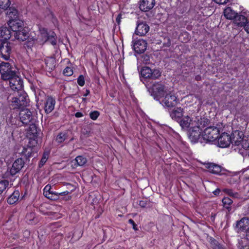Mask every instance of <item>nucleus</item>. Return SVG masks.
I'll list each match as a JSON object with an SVG mask.
<instances>
[{
	"mask_svg": "<svg viewBox=\"0 0 249 249\" xmlns=\"http://www.w3.org/2000/svg\"><path fill=\"white\" fill-rule=\"evenodd\" d=\"M219 132L220 130L217 127L210 126L204 130L202 136L207 142H213L218 138Z\"/></svg>",
	"mask_w": 249,
	"mask_h": 249,
	"instance_id": "nucleus-5",
	"label": "nucleus"
},
{
	"mask_svg": "<svg viewBox=\"0 0 249 249\" xmlns=\"http://www.w3.org/2000/svg\"><path fill=\"white\" fill-rule=\"evenodd\" d=\"M185 35L186 36H188V34L187 32L184 33L183 34H182V36Z\"/></svg>",
	"mask_w": 249,
	"mask_h": 249,
	"instance_id": "nucleus-60",
	"label": "nucleus"
},
{
	"mask_svg": "<svg viewBox=\"0 0 249 249\" xmlns=\"http://www.w3.org/2000/svg\"><path fill=\"white\" fill-rule=\"evenodd\" d=\"M2 164V161L0 160V165H1Z\"/></svg>",
	"mask_w": 249,
	"mask_h": 249,
	"instance_id": "nucleus-61",
	"label": "nucleus"
},
{
	"mask_svg": "<svg viewBox=\"0 0 249 249\" xmlns=\"http://www.w3.org/2000/svg\"><path fill=\"white\" fill-rule=\"evenodd\" d=\"M12 44L9 42L3 41L0 45V52L2 57L7 60L10 57L11 52Z\"/></svg>",
	"mask_w": 249,
	"mask_h": 249,
	"instance_id": "nucleus-13",
	"label": "nucleus"
},
{
	"mask_svg": "<svg viewBox=\"0 0 249 249\" xmlns=\"http://www.w3.org/2000/svg\"><path fill=\"white\" fill-rule=\"evenodd\" d=\"M9 86L13 93H24L22 90L23 87V81L18 75V73L9 80Z\"/></svg>",
	"mask_w": 249,
	"mask_h": 249,
	"instance_id": "nucleus-6",
	"label": "nucleus"
},
{
	"mask_svg": "<svg viewBox=\"0 0 249 249\" xmlns=\"http://www.w3.org/2000/svg\"><path fill=\"white\" fill-rule=\"evenodd\" d=\"M155 4V0H142L139 8L142 11L147 12L152 9Z\"/></svg>",
	"mask_w": 249,
	"mask_h": 249,
	"instance_id": "nucleus-19",
	"label": "nucleus"
},
{
	"mask_svg": "<svg viewBox=\"0 0 249 249\" xmlns=\"http://www.w3.org/2000/svg\"><path fill=\"white\" fill-rule=\"evenodd\" d=\"M34 217H35V213H28L26 215V219L27 220H29V221H31L32 219H33L34 218Z\"/></svg>",
	"mask_w": 249,
	"mask_h": 249,
	"instance_id": "nucleus-49",
	"label": "nucleus"
},
{
	"mask_svg": "<svg viewBox=\"0 0 249 249\" xmlns=\"http://www.w3.org/2000/svg\"><path fill=\"white\" fill-rule=\"evenodd\" d=\"M222 202L224 206L228 208V206L232 203V200L228 197H225L222 199Z\"/></svg>",
	"mask_w": 249,
	"mask_h": 249,
	"instance_id": "nucleus-39",
	"label": "nucleus"
},
{
	"mask_svg": "<svg viewBox=\"0 0 249 249\" xmlns=\"http://www.w3.org/2000/svg\"><path fill=\"white\" fill-rule=\"evenodd\" d=\"M217 139V145L222 148L229 146L231 142V137L227 133H222Z\"/></svg>",
	"mask_w": 249,
	"mask_h": 249,
	"instance_id": "nucleus-14",
	"label": "nucleus"
},
{
	"mask_svg": "<svg viewBox=\"0 0 249 249\" xmlns=\"http://www.w3.org/2000/svg\"><path fill=\"white\" fill-rule=\"evenodd\" d=\"M9 185V182L6 180L0 181V194L5 190Z\"/></svg>",
	"mask_w": 249,
	"mask_h": 249,
	"instance_id": "nucleus-37",
	"label": "nucleus"
},
{
	"mask_svg": "<svg viewBox=\"0 0 249 249\" xmlns=\"http://www.w3.org/2000/svg\"><path fill=\"white\" fill-rule=\"evenodd\" d=\"M10 5L9 0H0V8L2 9H7Z\"/></svg>",
	"mask_w": 249,
	"mask_h": 249,
	"instance_id": "nucleus-38",
	"label": "nucleus"
},
{
	"mask_svg": "<svg viewBox=\"0 0 249 249\" xmlns=\"http://www.w3.org/2000/svg\"><path fill=\"white\" fill-rule=\"evenodd\" d=\"M100 113L98 111H93L89 113L90 118L93 120H96L99 117Z\"/></svg>",
	"mask_w": 249,
	"mask_h": 249,
	"instance_id": "nucleus-40",
	"label": "nucleus"
},
{
	"mask_svg": "<svg viewBox=\"0 0 249 249\" xmlns=\"http://www.w3.org/2000/svg\"><path fill=\"white\" fill-rule=\"evenodd\" d=\"M224 15L227 19H233L237 15V13L232 10L230 7H227L224 11Z\"/></svg>",
	"mask_w": 249,
	"mask_h": 249,
	"instance_id": "nucleus-28",
	"label": "nucleus"
},
{
	"mask_svg": "<svg viewBox=\"0 0 249 249\" xmlns=\"http://www.w3.org/2000/svg\"><path fill=\"white\" fill-rule=\"evenodd\" d=\"M19 196V192L16 191L8 197L7 202L10 204H13L18 200Z\"/></svg>",
	"mask_w": 249,
	"mask_h": 249,
	"instance_id": "nucleus-32",
	"label": "nucleus"
},
{
	"mask_svg": "<svg viewBox=\"0 0 249 249\" xmlns=\"http://www.w3.org/2000/svg\"><path fill=\"white\" fill-rule=\"evenodd\" d=\"M149 30V27L145 22L139 23L137 26L136 33L137 35L142 36L145 35Z\"/></svg>",
	"mask_w": 249,
	"mask_h": 249,
	"instance_id": "nucleus-21",
	"label": "nucleus"
},
{
	"mask_svg": "<svg viewBox=\"0 0 249 249\" xmlns=\"http://www.w3.org/2000/svg\"><path fill=\"white\" fill-rule=\"evenodd\" d=\"M11 123H12V124H14V122H12Z\"/></svg>",
	"mask_w": 249,
	"mask_h": 249,
	"instance_id": "nucleus-63",
	"label": "nucleus"
},
{
	"mask_svg": "<svg viewBox=\"0 0 249 249\" xmlns=\"http://www.w3.org/2000/svg\"><path fill=\"white\" fill-rule=\"evenodd\" d=\"M203 123H205L204 119L192 115L191 117L189 116H185L179 121L181 127L186 130L192 128L196 125L202 124Z\"/></svg>",
	"mask_w": 249,
	"mask_h": 249,
	"instance_id": "nucleus-3",
	"label": "nucleus"
},
{
	"mask_svg": "<svg viewBox=\"0 0 249 249\" xmlns=\"http://www.w3.org/2000/svg\"><path fill=\"white\" fill-rule=\"evenodd\" d=\"M202 125L204 126V123H203ZM201 125V124H198L188 129L189 138L192 142H196L200 138L201 133L200 129Z\"/></svg>",
	"mask_w": 249,
	"mask_h": 249,
	"instance_id": "nucleus-11",
	"label": "nucleus"
},
{
	"mask_svg": "<svg viewBox=\"0 0 249 249\" xmlns=\"http://www.w3.org/2000/svg\"><path fill=\"white\" fill-rule=\"evenodd\" d=\"M9 10V15L11 19L8 22L9 27L15 33L22 30L23 28V22L17 18L18 11L14 8H10Z\"/></svg>",
	"mask_w": 249,
	"mask_h": 249,
	"instance_id": "nucleus-2",
	"label": "nucleus"
},
{
	"mask_svg": "<svg viewBox=\"0 0 249 249\" xmlns=\"http://www.w3.org/2000/svg\"><path fill=\"white\" fill-rule=\"evenodd\" d=\"M55 100L52 96H48L45 100L44 105V109L45 113H51L54 108Z\"/></svg>",
	"mask_w": 249,
	"mask_h": 249,
	"instance_id": "nucleus-17",
	"label": "nucleus"
},
{
	"mask_svg": "<svg viewBox=\"0 0 249 249\" xmlns=\"http://www.w3.org/2000/svg\"><path fill=\"white\" fill-rule=\"evenodd\" d=\"M75 160L79 166H83L86 163L87 160V159L82 156H78L76 157Z\"/></svg>",
	"mask_w": 249,
	"mask_h": 249,
	"instance_id": "nucleus-35",
	"label": "nucleus"
},
{
	"mask_svg": "<svg viewBox=\"0 0 249 249\" xmlns=\"http://www.w3.org/2000/svg\"><path fill=\"white\" fill-rule=\"evenodd\" d=\"M246 238L249 241V230L248 231L246 234Z\"/></svg>",
	"mask_w": 249,
	"mask_h": 249,
	"instance_id": "nucleus-57",
	"label": "nucleus"
},
{
	"mask_svg": "<svg viewBox=\"0 0 249 249\" xmlns=\"http://www.w3.org/2000/svg\"><path fill=\"white\" fill-rule=\"evenodd\" d=\"M86 91V93H85L84 94V96H87L88 95H89V90L87 89Z\"/></svg>",
	"mask_w": 249,
	"mask_h": 249,
	"instance_id": "nucleus-56",
	"label": "nucleus"
},
{
	"mask_svg": "<svg viewBox=\"0 0 249 249\" xmlns=\"http://www.w3.org/2000/svg\"><path fill=\"white\" fill-rule=\"evenodd\" d=\"M236 227L240 231H247L249 229V218L243 217L236 224Z\"/></svg>",
	"mask_w": 249,
	"mask_h": 249,
	"instance_id": "nucleus-22",
	"label": "nucleus"
},
{
	"mask_svg": "<svg viewBox=\"0 0 249 249\" xmlns=\"http://www.w3.org/2000/svg\"><path fill=\"white\" fill-rule=\"evenodd\" d=\"M29 134L33 135V137L37 138V131L35 125L33 124L30 125L28 130Z\"/></svg>",
	"mask_w": 249,
	"mask_h": 249,
	"instance_id": "nucleus-36",
	"label": "nucleus"
},
{
	"mask_svg": "<svg viewBox=\"0 0 249 249\" xmlns=\"http://www.w3.org/2000/svg\"><path fill=\"white\" fill-rule=\"evenodd\" d=\"M20 121L23 124H29L32 120V112L28 109H23L19 113Z\"/></svg>",
	"mask_w": 249,
	"mask_h": 249,
	"instance_id": "nucleus-16",
	"label": "nucleus"
},
{
	"mask_svg": "<svg viewBox=\"0 0 249 249\" xmlns=\"http://www.w3.org/2000/svg\"><path fill=\"white\" fill-rule=\"evenodd\" d=\"M2 99L7 100L9 106L12 109L20 108L27 104V96L25 93H11L10 90L2 89L0 93Z\"/></svg>",
	"mask_w": 249,
	"mask_h": 249,
	"instance_id": "nucleus-1",
	"label": "nucleus"
},
{
	"mask_svg": "<svg viewBox=\"0 0 249 249\" xmlns=\"http://www.w3.org/2000/svg\"><path fill=\"white\" fill-rule=\"evenodd\" d=\"M45 62L47 71H51L54 69L56 65V61L54 57H48L45 59Z\"/></svg>",
	"mask_w": 249,
	"mask_h": 249,
	"instance_id": "nucleus-25",
	"label": "nucleus"
},
{
	"mask_svg": "<svg viewBox=\"0 0 249 249\" xmlns=\"http://www.w3.org/2000/svg\"><path fill=\"white\" fill-rule=\"evenodd\" d=\"M233 20L234 23L240 27H244L246 23L248 22L247 19L245 16L242 15H238V13L236 17L233 18Z\"/></svg>",
	"mask_w": 249,
	"mask_h": 249,
	"instance_id": "nucleus-26",
	"label": "nucleus"
},
{
	"mask_svg": "<svg viewBox=\"0 0 249 249\" xmlns=\"http://www.w3.org/2000/svg\"><path fill=\"white\" fill-rule=\"evenodd\" d=\"M229 0H213L214 2L219 4H225L228 2Z\"/></svg>",
	"mask_w": 249,
	"mask_h": 249,
	"instance_id": "nucleus-47",
	"label": "nucleus"
},
{
	"mask_svg": "<svg viewBox=\"0 0 249 249\" xmlns=\"http://www.w3.org/2000/svg\"><path fill=\"white\" fill-rule=\"evenodd\" d=\"M195 79L196 80L198 81V80H200L201 79V77L199 75H197V76H196Z\"/></svg>",
	"mask_w": 249,
	"mask_h": 249,
	"instance_id": "nucleus-58",
	"label": "nucleus"
},
{
	"mask_svg": "<svg viewBox=\"0 0 249 249\" xmlns=\"http://www.w3.org/2000/svg\"><path fill=\"white\" fill-rule=\"evenodd\" d=\"M15 38L20 41H24L28 37V34L23 30V28L20 31H18L14 33Z\"/></svg>",
	"mask_w": 249,
	"mask_h": 249,
	"instance_id": "nucleus-27",
	"label": "nucleus"
},
{
	"mask_svg": "<svg viewBox=\"0 0 249 249\" xmlns=\"http://www.w3.org/2000/svg\"><path fill=\"white\" fill-rule=\"evenodd\" d=\"M152 95L154 99L157 100H159V97L162 96L164 92H166V89L165 86L160 83H156L154 84L151 88Z\"/></svg>",
	"mask_w": 249,
	"mask_h": 249,
	"instance_id": "nucleus-9",
	"label": "nucleus"
},
{
	"mask_svg": "<svg viewBox=\"0 0 249 249\" xmlns=\"http://www.w3.org/2000/svg\"><path fill=\"white\" fill-rule=\"evenodd\" d=\"M219 193H220V190L219 189H217L213 192V193L214 194V195H215L216 196L219 195Z\"/></svg>",
	"mask_w": 249,
	"mask_h": 249,
	"instance_id": "nucleus-55",
	"label": "nucleus"
},
{
	"mask_svg": "<svg viewBox=\"0 0 249 249\" xmlns=\"http://www.w3.org/2000/svg\"><path fill=\"white\" fill-rule=\"evenodd\" d=\"M75 116L76 118H80L83 116V114L81 112H77L75 114Z\"/></svg>",
	"mask_w": 249,
	"mask_h": 249,
	"instance_id": "nucleus-52",
	"label": "nucleus"
},
{
	"mask_svg": "<svg viewBox=\"0 0 249 249\" xmlns=\"http://www.w3.org/2000/svg\"><path fill=\"white\" fill-rule=\"evenodd\" d=\"M179 38L180 40H181V36H180Z\"/></svg>",
	"mask_w": 249,
	"mask_h": 249,
	"instance_id": "nucleus-62",
	"label": "nucleus"
},
{
	"mask_svg": "<svg viewBox=\"0 0 249 249\" xmlns=\"http://www.w3.org/2000/svg\"><path fill=\"white\" fill-rule=\"evenodd\" d=\"M24 162L23 160L19 158L17 159L13 163L12 167L9 170V173L11 175L14 176L18 173L23 167Z\"/></svg>",
	"mask_w": 249,
	"mask_h": 249,
	"instance_id": "nucleus-15",
	"label": "nucleus"
},
{
	"mask_svg": "<svg viewBox=\"0 0 249 249\" xmlns=\"http://www.w3.org/2000/svg\"><path fill=\"white\" fill-rule=\"evenodd\" d=\"M249 170V168H247V169H243L242 171H243V173H245V172Z\"/></svg>",
	"mask_w": 249,
	"mask_h": 249,
	"instance_id": "nucleus-59",
	"label": "nucleus"
},
{
	"mask_svg": "<svg viewBox=\"0 0 249 249\" xmlns=\"http://www.w3.org/2000/svg\"><path fill=\"white\" fill-rule=\"evenodd\" d=\"M141 73L143 77L151 79H158L161 76V72L159 70H152L148 67L142 68Z\"/></svg>",
	"mask_w": 249,
	"mask_h": 249,
	"instance_id": "nucleus-8",
	"label": "nucleus"
},
{
	"mask_svg": "<svg viewBox=\"0 0 249 249\" xmlns=\"http://www.w3.org/2000/svg\"><path fill=\"white\" fill-rule=\"evenodd\" d=\"M128 222L129 223H130V224H131L133 226V229L135 230V231H137L138 230V229L137 228V225L135 224V222L134 221V220H133L132 219H129L128 220Z\"/></svg>",
	"mask_w": 249,
	"mask_h": 249,
	"instance_id": "nucleus-46",
	"label": "nucleus"
},
{
	"mask_svg": "<svg viewBox=\"0 0 249 249\" xmlns=\"http://www.w3.org/2000/svg\"><path fill=\"white\" fill-rule=\"evenodd\" d=\"M148 203H149V202L147 200H141L139 202V205L141 207L144 208L146 206Z\"/></svg>",
	"mask_w": 249,
	"mask_h": 249,
	"instance_id": "nucleus-45",
	"label": "nucleus"
},
{
	"mask_svg": "<svg viewBox=\"0 0 249 249\" xmlns=\"http://www.w3.org/2000/svg\"><path fill=\"white\" fill-rule=\"evenodd\" d=\"M0 73L1 78L3 80L9 81L18 72L13 70V68L10 63L3 62L0 63Z\"/></svg>",
	"mask_w": 249,
	"mask_h": 249,
	"instance_id": "nucleus-4",
	"label": "nucleus"
},
{
	"mask_svg": "<svg viewBox=\"0 0 249 249\" xmlns=\"http://www.w3.org/2000/svg\"><path fill=\"white\" fill-rule=\"evenodd\" d=\"M170 116L173 119L179 122L183 116V109L181 107H178L173 109L170 113Z\"/></svg>",
	"mask_w": 249,
	"mask_h": 249,
	"instance_id": "nucleus-23",
	"label": "nucleus"
},
{
	"mask_svg": "<svg viewBox=\"0 0 249 249\" xmlns=\"http://www.w3.org/2000/svg\"><path fill=\"white\" fill-rule=\"evenodd\" d=\"M69 194V192L66 191L61 193L54 192L50 185H47L43 189L44 196L49 199L55 200L59 198V196H64Z\"/></svg>",
	"mask_w": 249,
	"mask_h": 249,
	"instance_id": "nucleus-7",
	"label": "nucleus"
},
{
	"mask_svg": "<svg viewBox=\"0 0 249 249\" xmlns=\"http://www.w3.org/2000/svg\"><path fill=\"white\" fill-rule=\"evenodd\" d=\"M228 182L231 183V184H232L233 183V182H234L235 181V179L234 178H230L228 179Z\"/></svg>",
	"mask_w": 249,
	"mask_h": 249,
	"instance_id": "nucleus-53",
	"label": "nucleus"
},
{
	"mask_svg": "<svg viewBox=\"0 0 249 249\" xmlns=\"http://www.w3.org/2000/svg\"><path fill=\"white\" fill-rule=\"evenodd\" d=\"M36 138V137L30 138L26 145L30 146V148L37 152L38 150V142Z\"/></svg>",
	"mask_w": 249,
	"mask_h": 249,
	"instance_id": "nucleus-31",
	"label": "nucleus"
},
{
	"mask_svg": "<svg viewBox=\"0 0 249 249\" xmlns=\"http://www.w3.org/2000/svg\"><path fill=\"white\" fill-rule=\"evenodd\" d=\"M11 32L6 27H1L0 28V40L4 41L10 38Z\"/></svg>",
	"mask_w": 249,
	"mask_h": 249,
	"instance_id": "nucleus-24",
	"label": "nucleus"
},
{
	"mask_svg": "<svg viewBox=\"0 0 249 249\" xmlns=\"http://www.w3.org/2000/svg\"><path fill=\"white\" fill-rule=\"evenodd\" d=\"M63 73L66 76H71L73 74V70L70 67H66L63 71Z\"/></svg>",
	"mask_w": 249,
	"mask_h": 249,
	"instance_id": "nucleus-41",
	"label": "nucleus"
},
{
	"mask_svg": "<svg viewBox=\"0 0 249 249\" xmlns=\"http://www.w3.org/2000/svg\"><path fill=\"white\" fill-rule=\"evenodd\" d=\"M50 155V151L48 150L45 151L43 154L42 158L39 163V167H41L47 161Z\"/></svg>",
	"mask_w": 249,
	"mask_h": 249,
	"instance_id": "nucleus-33",
	"label": "nucleus"
},
{
	"mask_svg": "<svg viewBox=\"0 0 249 249\" xmlns=\"http://www.w3.org/2000/svg\"><path fill=\"white\" fill-rule=\"evenodd\" d=\"M121 15H118L116 19V21L118 23V24H119L121 21Z\"/></svg>",
	"mask_w": 249,
	"mask_h": 249,
	"instance_id": "nucleus-54",
	"label": "nucleus"
},
{
	"mask_svg": "<svg viewBox=\"0 0 249 249\" xmlns=\"http://www.w3.org/2000/svg\"><path fill=\"white\" fill-rule=\"evenodd\" d=\"M68 138V135L66 133L61 132L59 133L56 138V142L58 143H61L64 142Z\"/></svg>",
	"mask_w": 249,
	"mask_h": 249,
	"instance_id": "nucleus-34",
	"label": "nucleus"
},
{
	"mask_svg": "<svg viewBox=\"0 0 249 249\" xmlns=\"http://www.w3.org/2000/svg\"><path fill=\"white\" fill-rule=\"evenodd\" d=\"M85 79L82 75H80L77 78V83L80 86H83L85 84Z\"/></svg>",
	"mask_w": 249,
	"mask_h": 249,
	"instance_id": "nucleus-43",
	"label": "nucleus"
},
{
	"mask_svg": "<svg viewBox=\"0 0 249 249\" xmlns=\"http://www.w3.org/2000/svg\"><path fill=\"white\" fill-rule=\"evenodd\" d=\"M223 192L228 194L229 196H231L235 197L236 196V194H235L233 191L230 189H223Z\"/></svg>",
	"mask_w": 249,
	"mask_h": 249,
	"instance_id": "nucleus-44",
	"label": "nucleus"
},
{
	"mask_svg": "<svg viewBox=\"0 0 249 249\" xmlns=\"http://www.w3.org/2000/svg\"><path fill=\"white\" fill-rule=\"evenodd\" d=\"M39 31L40 35L38 36L39 39L40 40V42L41 43H44L49 40L50 39H52L51 43L53 45H55L56 41L54 38V33L52 32L50 35H49L47 30L44 28L39 27Z\"/></svg>",
	"mask_w": 249,
	"mask_h": 249,
	"instance_id": "nucleus-10",
	"label": "nucleus"
},
{
	"mask_svg": "<svg viewBox=\"0 0 249 249\" xmlns=\"http://www.w3.org/2000/svg\"><path fill=\"white\" fill-rule=\"evenodd\" d=\"M207 168L210 173L214 174H218L221 171V167L219 165L214 164L213 163H209L208 164Z\"/></svg>",
	"mask_w": 249,
	"mask_h": 249,
	"instance_id": "nucleus-29",
	"label": "nucleus"
},
{
	"mask_svg": "<svg viewBox=\"0 0 249 249\" xmlns=\"http://www.w3.org/2000/svg\"><path fill=\"white\" fill-rule=\"evenodd\" d=\"M238 249H249V246L243 245L239 242V245H238Z\"/></svg>",
	"mask_w": 249,
	"mask_h": 249,
	"instance_id": "nucleus-48",
	"label": "nucleus"
},
{
	"mask_svg": "<svg viewBox=\"0 0 249 249\" xmlns=\"http://www.w3.org/2000/svg\"><path fill=\"white\" fill-rule=\"evenodd\" d=\"M35 152H36L35 150L30 148V146L27 145L23 147L21 154L25 156L26 158H29L33 156V154Z\"/></svg>",
	"mask_w": 249,
	"mask_h": 249,
	"instance_id": "nucleus-30",
	"label": "nucleus"
},
{
	"mask_svg": "<svg viewBox=\"0 0 249 249\" xmlns=\"http://www.w3.org/2000/svg\"><path fill=\"white\" fill-rule=\"evenodd\" d=\"M163 105L167 107H172L178 103V99L175 95L171 92L167 94L162 100Z\"/></svg>",
	"mask_w": 249,
	"mask_h": 249,
	"instance_id": "nucleus-12",
	"label": "nucleus"
},
{
	"mask_svg": "<svg viewBox=\"0 0 249 249\" xmlns=\"http://www.w3.org/2000/svg\"><path fill=\"white\" fill-rule=\"evenodd\" d=\"M147 48V43L143 39H139L135 42L133 44L134 50L138 53L144 52Z\"/></svg>",
	"mask_w": 249,
	"mask_h": 249,
	"instance_id": "nucleus-18",
	"label": "nucleus"
},
{
	"mask_svg": "<svg viewBox=\"0 0 249 249\" xmlns=\"http://www.w3.org/2000/svg\"><path fill=\"white\" fill-rule=\"evenodd\" d=\"M240 145L244 149H248L249 148V141L244 138Z\"/></svg>",
	"mask_w": 249,
	"mask_h": 249,
	"instance_id": "nucleus-42",
	"label": "nucleus"
},
{
	"mask_svg": "<svg viewBox=\"0 0 249 249\" xmlns=\"http://www.w3.org/2000/svg\"><path fill=\"white\" fill-rule=\"evenodd\" d=\"M244 134L241 131H235L232 133L231 143L235 145H240L244 139Z\"/></svg>",
	"mask_w": 249,
	"mask_h": 249,
	"instance_id": "nucleus-20",
	"label": "nucleus"
},
{
	"mask_svg": "<svg viewBox=\"0 0 249 249\" xmlns=\"http://www.w3.org/2000/svg\"><path fill=\"white\" fill-rule=\"evenodd\" d=\"M213 249H223L221 246L216 243L213 247Z\"/></svg>",
	"mask_w": 249,
	"mask_h": 249,
	"instance_id": "nucleus-51",
	"label": "nucleus"
},
{
	"mask_svg": "<svg viewBox=\"0 0 249 249\" xmlns=\"http://www.w3.org/2000/svg\"><path fill=\"white\" fill-rule=\"evenodd\" d=\"M244 28L246 32L249 34V20L246 23Z\"/></svg>",
	"mask_w": 249,
	"mask_h": 249,
	"instance_id": "nucleus-50",
	"label": "nucleus"
}]
</instances>
